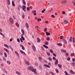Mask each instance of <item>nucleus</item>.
<instances>
[{"label": "nucleus", "instance_id": "f257e3e1", "mask_svg": "<svg viewBox=\"0 0 75 75\" xmlns=\"http://www.w3.org/2000/svg\"><path fill=\"white\" fill-rule=\"evenodd\" d=\"M28 69L29 70H31V71L35 73V74L36 75L37 74V73L36 72L37 71V69H34L33 67H28Z\"/></svg>", "mask_w": 75, "mask_h": 75}, {"label": "nucleus", "instance_id": "f03ea898", "mask_svg": "<svg viewBox=\"0 0 75 75\" xmlns=\"http://www.w3.org/2000/svg\"><path fill=\"white\" fill-rule=\"evenodd\" d=\"M9 21L10 24H13L14 23V20L12 18L10 17L9 18Z\"/></svg>", "mask_w": 75, "mask_h": 75}, {"label": "nucleus", "instance_id": "7ed1b4c3", "mask_svg": "<svg viewBox=\"0 0 75 75\" xmlns=\"http://www.w3.org/2000/svg\"><path fill=\"white\" fill-rule=\"evenodd\" d=\"M26 8V6L25 5H23L22 6V10L24 11H25L26 10H25Z\"/></svg>", "mask_w": 75, "mask_h": 75}, {"label": "nucleus", "instance_id": "20e7f679", "mask_svg": "<svg viewBox=\"0 0 75 75\" xmlns=\"http://www.w3.org/2000/svg\"><path fill=\"white\" fill-rule=\"evenodd\" d=\"M32 48L34 51H35L36 50V48H35V47L34 45H32Z\"/></svg>", "mask_w": 75, "mask_h": 75}, {"label": "nucleus", "instance_id": "39448f33", "mask_svg": "<svg viewBox=\"0 0 75 75\" xmlns=\"http://www.w3.org/2000/svg\"><path fill=\"white\" fill-rule=\"evenodd\" d=\"M20 46L21 47H22V49L23 50H25V48H24V47L23 45H20Z\"/></svg>", "mask_w": 75, "mask_h": 75}, {"label": "nucleus", "instance_id": "423d86ee", "mask_svg": "<svg viewBox=\"0 0 75 75\" xmlns=\"http://www.w3.org/2000/svg\"><path fill=\"white\" fill-rule=\"evenodd\" d=\"M58 64V59H56V61L55 63V65H57Z\"/></svg>", "mask_w": 75, "mask_h": 75}, {"label": "nucleus", "instance_id": "0eeeda50", "mask_svg": "<svg viewBox=\"0 0 75 75\" xmlns=\"http://www.w3.org/2000/svg\"><path fill=\"white\" fill-rule=\"evenodd\" d=\"M20 52L21 54H24V55H26V54L23 51L21 50H20Z\"/></svg>", "mask_w": 75, "mask_h": 75}, {"label": "nucleus", "instance_id": "6e6552de", "mask_svg": "<svg viewBox=\"0 0 75 75\" xmlns=\"http://www.w3.org/2000/svg\"><path fill=\"white\" fill-rule=\"evenodd\" d=\"M63 42L65 44H67V40L65 39H64L63 40Z\"/></svg>", "mask_w": 75, "mask_h": 75}, {"label": "nucleus", "instance_id": "1a4fd4ad", "mask_svg": "<svg viewBox=\"0 0 75 75\" xmlns=\"http://www.w3.org/2000/svg\"><path fill=\"white\" fill-rule=\"evenodd\" d=\"M25 26L27 28H29V26L28 25V24L27 23H25Z\"/></svg>", "mask_w": 75, "mask_h": 75}, {"label": "nucleus", "instance_id": "9d476101", "mask_svg": "<svg viewBox=\"0 0 75 75\" xmlns=\"http://www.w3.org/2000/svg\"><path fill=\"white\" fill-rule=\"evenodd\" d=\"M70 72L72 74H75V72H74V71H73V70H72V69H71L70 70Z\"/></svg>", "mask_w": 75, "mask_h": 75}, {"label": "nucleus", "instance_id": "9b49d317", "mask_svg": "<svg viewBox=\"0 0 75 75\" xmlns=\"http://www.w3.org/2000/svg\"><path fill=\"white\" fill-rule=\"evenodd\" d=\"M4 51H6V52H7L8 53L9 52V51H8V50H7V49H6V48H4Z\"/></svg>", "mask_w": 75, "mask_h": 75}, {"label": "nucleus", "instance_id": "f8f14e48", "mask_svg": "<svg viewBox=\"0 0 75 75\" xmlns=\"http://www.w3.org/2000/svg\"><path fill=\"white\" fill-rule=\"evenodd\" d=\"M15 52L16 55H17V56L18 57H19V54L18 53V52H17L16 51H15Z\"/></svg>", "mask_w": 75, "mask_h": 75}, {"label": "nucleus", "instance_id": "ddd939ff", "mask_svg": "<svg viewBox=\"0 0 75 75\" xmlns=\"http://www.w3.org/2000/svg\"><path fill=\"white\" fill-rule=\"evenodd\" d=\"M7 3L8 5H10V0H7Z\"/></svg>", "mask_w": 75, "mask_h": 75}, {"label": "nucleus", "instance_id": "4468645a", "mask_svg": "<svg viewBox=\"0 0 75 75\" xmlns=\"http://www.w3.org/2000/svg\"><path fill=\"white\" fill-rule=\"evenodd\" d=\"M43 46L45 47V48H46V49H47L48 48V46H46L45 45H43Z\"/></svg>", "mask_w": 75, "mask_h": 75}, {"label": "nucleus", "instance_id": "2eb2a0df", "mask_svg": "<svg viewBox=\"0 0 75 75\" xmlns=\"http://www.w3.org/2000/svg\"><path fill=\"white\" fill-rule=\"evenodd\" d=\"M64 24H67L68 23V21L66 20H65L64 21Z\"/></svg>", "mask_w": 75, "mask_h": 75}, {"label": "nucleus", "instance_id": "dca6fc26", "mask_svg": "<svg viewBox=\"0 0 75 75\" xmlns=\"http://www.w3.org/2000/svg\"><path fill=\"white\" fill-rule=\"evenodd\" d=\"M16 74H17L18 75H21V74H20V72H19L18 71H16Z\"/></svg>", "mask_w": 75, "mask_h": 75}, {"label": "nucleus", "instance_id": "f3484780", "mask_svg": "<svg viewBox=\"0 0 75 75\" xmlns=\"http://www.w3.org/2000/svg\"><path fill=\"white\" fill-rule=\"evenodd\" d=\"M16 26H17V27H19V24H18V23L16 22Z\"/></svg>", "mask_w": 75, "mask_h": 75}, {"label": "nucleus", "instance_id": "a211bd4d", "mask_svg": "<svg viewBox=\"0 0 75 75\" xmlns=\"http://www.w3.org/2000/svg\"><path fill=\"white\" fill-rule=\"evenodd\" d=\"M12 4L13 6H15V4H14V1H12Z\"/></svg>", "mask_w": 75, "mask_h": 75}, {"label": "nucleus", "instance_id": "6ab92c4d", "mask_svg": "<svg viewBox=\"0 0 75 75\" xmlns=\"http://www.w3.org/2000/svg\"><path fill=\"white\" fill-rule=\"evenodd\" d=\"M4 45L5 47H7V48H9V47L8 46V45H7L5 44V45Z\"/></svg>", "mask_w": 75, "mask_h": 75}, {"label": "nucleus", "instance_id": "aec40b11", "mask_svg": "<svg viewBox=\"0 0 75 75\" xmlns=\"http://www.w3.org/2000/svg\"><path fill=\"white\" fill-rule=\"evenodd\" d=\"M61 51H62V52H64V53H66V51L65 50H64L63 49H62V50H61Z\"/></svg>", "mask_w": 75, "mask_h": 75}, {"label": "nucleus", "instance_id": "412c9836", "mask_svg": "<svg viewBox=\"0 0 75 75\" xmlns=\"http://www.w3.org/2000/svg\"><path fill=\"white\" fill-rule=\"evenodd\" d=\"M74 55H75V54L74 53H71V57H74Z\"/></svg>", "mask_w": 75, "mask_h": 75}, {"label": "nucleus", "instance_id": "4be33fe9", "mask_svg": "<svg viewBox=\"0 0 75 75\" xmlns=\"http://www.w3.org/2000/svg\"><path fill=\"white\" fill-rule=\"evenodd\" d=\"M57 45H58V46H62V43H59L57 44Z\"/></svg>", "mask_w": 75, "mask_h": 75}, {"label": "nucleus", "instance_id": "5701e85b", "mask_svg": "<svg viewBox=\"0 0 75 75\" xmlns=\"http://www.w3.org/2000/svg\"><path fill=\"white\" fill-rule=\"evenodd\" d=\"M32 12L34 14V15H36V11H33Z\"/></svg>", "mask_w": 75, "mask_h": 75}, {"label": "nucleus", "instance_id": "b1692460", "mask_svg": "<svg viewBox=\"0 0 75 75\" xmlns=\"http://www.w3.org/2000/svg\"><path fill=\"white\" fill-rule=\"evenodd\" d=\"M37 42H40L41 41V40H40V39H39V38H37Z\"/></svg>", "mask_w": 75, "mask_h": 75}, {"label": "nucleus", "instance_id": "393cba45", "mask_svg": "<svg viewBox=\"0 0 75 75\" xmlns=\"http://www.w3.org/2000/svg\"><path fill=\"white\" fill-rule=\"evenodd\" d=\"M72 38L71 37H70L69 39V41L70 42H71V41H72Z\"/></svg>", "mask_w": 75, "mask_h": 75}, {"label": "nucleus", "instance_id": "a878e982", "mask_svg": "<svg viewBox=\"0 0 75 75\" xmlns=\"http://www.w3.org/2000/svg\"><path fill=\"white\" fill-rule=\"evenodd\" d=\"M50 52H51V53H54V51L53 50H52V49H50Z\"/></svg>", "mask_w": 75, "mask_h": 75}, {"label": "nucleus", "instance_id": "bb28decb", "mask_svg": "<svg viewBox=\"0 0 75 75\" xmlns=\"http://www.w3.org/2000/svg\"><path fill=\"white\" fill-rule=\"evenodd\" d=\"M22 1H23V4L24 5L26 3H25V0H22Z\"/></svg>", "mask_w": 75, "mask_h": 75}, {"label": "nucleus", "instance_id": "cd10ccee", "mask_svg": "<svg viewBox=\"0 0 75 75\" xmlns=\"http://www.w3.org/2000/svg\"><path fill=\"white\" fill-rule=\"evenodd\" d=\"M21 31L22 32V34H24V31L23 29H22L21 30Z\"/></svg>", "mask_w": 75, "mask_h": 75}, {"label": "nucleus", "instance_id": "c85d7f7f", "mask_svg": "<svg viewBox=\"0 0 75 75\" xmlns=\"http://www.w3.org/2000/svg\"><path fill=\"white\" fill-rule=\"evenodd\" d=\"M55 71H56V72L57 73H59V71L58 70V69H56Z\"/></svg>", "mask_w": 75, "mask_h": 75}, {"label": "nucleus", "instance_id": "c756f323", "mask_svg": "<svg viewBox=\"0 0 75 75\" xmlns=\"http://www.w3.org/2000/svg\"><path fill=\"white\" fill-rule=\"evenodd\" d=\"M7 64H8L9 65H10V64H11V63H10V62L9 61H7Z\"/></svg>", "mask_w": 75, "mask_h": 75}, {"label": "nucleus", "instance_id": "7c9ffc66", "mask_svg": "<svg viewBox=\"0 0 75 75\" xmlns=\"http://www.w3.org/2000/svg\"><path fill=\"white\" fill-rule=\"evenodd\" d=\"M21 39H22V40H23V41L25 40V38L23 37H21Z\"/></svg>", "mask_w": 75, "mask_h": 75}, {"label": "nucleus", "instance_id": "2f4dec72", "mask_svg": "<svg viewBox=\"0 0 75 75\" xmlns=\"http://www.w3.org/2000/svg\"><path fill=\"white\" fill-rule=\"evenodd\" d=\"M58 66L59 67V68H61V67H62V66L60 64H58Z\"/></svg>", "mask_w": 75, "mask_h": 75}, {"label": "nucleus", "instance_id": "473e14b6", "mask_svg": "<svg viewBox=\"0 0 75 75\" xmlns=\"http://www.w3.org/2000/svg\"><path fill=\"white\" fill-rule=\"evenodd\" d=\"M39 59L40 60V61H41L42 60V58L41 57H38Z\"/></svg>", "mask_w": 75, "mask_h": 75}, {"label": "nucleus", "instance_id": "72a5a7b5", "mask_svg": "<svg viewBox=\"0 0 75 75\" xmlns=\"http://www.w3.org/2000/svg\"><path fill=\"white\" fill-rule=\"evenodd\" d=\"M4 54L5 55V57H7V54L5 52L4 53Z\"/></svg>", "mask_w": 75, "mask_h": 75}, {"label": "nucleus", "instance_id": "f704fd0d", "mask_svg": "<svg viewBox=\"0 0 75 75\" xmlns=\"http://www.w3.org/2000/svg\"><path fill=\"white\" fill-rule=\"evenodd\" d=\"M25 64H26V65H29V63L28 62H26Z\"/></svg>", "mask_w": 75, "mask_h": 75}, {"label": "nucleus", "instance_id": "c9c22d12", "mask_svg": "<svg viewBox=\"0 0 75 75\" xmlns=\"http://www.w3.org/2000/svg\"><path fill=\"white\" fill-rule=\"evenodd\" d=\"M47 55H48V56L50 55V52H47Z\"/></svg>", "mask_w": 75, "mask_h": 75}, {"label": "nucleus", "instance_id": "e433bc0d", "mask_svg": "<svg viewBox=\"0 0 75 75\" xmlns=\"http://www.w3.org/2000/svg\"><path fill=\"white\" fill-rule=\"evenodd\" d=\"M21 6H19V7H18V10H20V9L21 8Z\"/></svg>", "mask_w": 75, "mask_h": 75}, {"label": "nucleus", "instance_id": "4c0bfd02", "mask_svg": "<svg viewBox=\"0 0 75 75\" xmlns=\"http://www.w3.org/2000/svg\"><path fill=\"white\" fill-rule=\"evenodd\" d=\"M45 45H48V43L47 42H45Z\"/></svg>", "mask_w": 75, "mask_h": 75}, {"label": "nucleus", "instance_id": "58836bf2", "mask_svg": "<svg viewBox=\"0 0 75 75\" xmlns=\"http://www.w3.org/2000/svg\"><path fill=\"white\" fill-rule=\"evenodd\" d=\"M71 65L72 66H75V63H71Z\"/></svg>", "mask_w": 75, "mask_h": 75}, {"label": "nucleus", "instance_id": "ea45409f", "mask_svg": "<svg viewBox=\"0 0 75 75\" xmlns=\"http://www.w3.org/2000/svg\"><path fill=\"white\" fill-rule=\"evenodd\" d=\"M73 42H75V38L73 37Z\"/></svg>", "mask_w": 75, "mask_h": 75}, {"label": "nucleus", "instance_id": "a19ab883", "mask_svg": "<svg viewBox=\"0 0 75 75\" xmlns=\"http://www.w3.org/2000/svg\"><path fill=\"white\" fill-rule=\"evenodd\" d=\"M46 34L47 35H50V33H49L48 32H46Z\"/></svg>", "mask_w": 75, "mask_h": 75}, {"label": "nucleus", "instance_id": "79ce46f5", "mask_svg": "<svg viewBox=\"0 0 75 75\" xmlns=\"http://www.w3.org/2000/svg\"><path fill=\"white\" fill-rule=\"evenodd\" d=\"M50 73L52 75H55L54 73L52 72H50Z\"/></svg>", "mask_w": 75, "mask_h": 75}, {"label": "nucleus", "instance_id": "37998d69", "mask_svg": "<svg viewBox=\"0 0 75 75\" xmlns=\"http://www.w3.org/2000/svg\"><path fill=\"white\" fill-rule=\"evenodd\" d=\"M48 59L49 60V61H51V60H52V59L51 57H49Z\"/></svg>", "mask_w": 75, "mask_h": 75}, {"label": "nucleus", "instance_id": "c03bdc74", "mask_svg": "<svg viewBox=\"0 0 75 75\" xmlns=\"http://www.w3.org/2000/svg\"><path fill=\"white\" fill-rule=\"evenodd\" d=\"M46 40H50V38L48 37L47 38Z\"/></svg>", "mask_w": 75, "mask_h": 75}, {"label": "nucleus", "instance_id": "a18cd8bd", "mask_svg": "<svg viewBox=\"0 0 75 75\" xmlns=\"http://www.w3.org/2000/svg\"><path fill=\"white\" fill-rule=\"evenodd\" d=\"M64 38V36H60V39H62V38Z\"/></svg>", "mask_w": 75, "mask_h": 75}, {"label": "nucleus", "instance_id": "49530a36", "mask_svg": "<svg viewBox=\"0 0 75 75\" xmlns=\"http://www.w3.org/2000/svg\"><path fill=\"white\" fill-rule=\"evenodd\" d=\"M13 38H11L10 39L9 41H10V42H11V41H13Z\"/></svg>", "mask_w": 75, "mask_h": 75}, {"label": "nucleus", "instance_id": "de8ad7c7", "mask_svg": "<svg viewBox=\"0 0 75 75\" xmlns=\"http://www.w3.org/2000/svg\"><path fill=\"white\" fill-rule=\"evenodd\" d=\"M17 41L18 42H20V39L18 38L17 39Z\"/></svg>", "mask_w": 75, "mask_h": 75}, {"label": "nucleus", "instance_id": "09e8293b", "mask_svg": "<svg viewBox=\"0 0 75 75\" xmlns=\"http://www.w3.org/2000/svg\"><path fill=\"white\" fill-rule=\"evenodd\" d=\"M27 10L28 11L29 10H30V7H28L27 8Z\"/></svg>", "mask_w": 75, "mask_h": 75}, {"label": "nucleus", "instance_id": "8fccbe9b", "mask_svg": "<svg viewBox=\"0 0 75 75\" xmlns=\"http://www.w3.org/2000/svg\"><path fill=\"white\" fill-rule=\"evenodd\" d=\"M47 28H45V29H44V31L45 32V31H47Z\"/></svg>", "mask_w": 75, "mask_h": 75}, {"label": "nucleus", "instance_id": "3c124183", "mask_svg": "<svg viewBox=\"0 0 75 75\" xmlns=\"http://www.w3.org/2000/svg\"><path fill=\"white\" fill-rule=\"evenodd\" d=\"M20 40L21 42H23V40L22 39H21V38H20Z\"/></svg>", "mask_w": 75, "mask_h": 75}, {"label": "nucleus", "instance_id": "603ef678", "mask_svg": "<svg viewBox=\"0 0 75 75\" xmlns=\"http://www.w3.org/2000/svg\"><path fill=\"white\" fill-rule=\"evenodd\" d=\"M62 13L63 14H65V11H63L62 12Z\"/></svg>", "mask_w": 75, "mask_h": 75}, {"label": "nucleus", "instance_id": "864d4df0", "mask_svg": "<svg viewBox=\"0 0 75 75\" xmlns=\"http://www.w3.org/2000/svg\"><path fill=\"white\" fill-rule=\"evenodd\" d=\"M52 59L53 60H55L56 59V58H55V57H53Z\"/></svg>", "mask_w": 75, "mask_h": 75}, {"label": "nucleus", "instance_id": "5fc2aeb1", "mask_svg": "<svg viewBox=\"0 0 75 75\" xmlns=\"http://www.w3.org/2000/svg\"><path fill=\"white\" fill-rule=\"evenodd\" d=\"M67 60L68 61H70V60H71V59L69 57L67 58Z\"/></svg>", "mask_w": 75, "mask_h": 75}, {"label": "nucleus", "instance_id": "6e6d98bb", "mask_svg": "<svg viewBox=\"0 0 75 75\" xmlns=\"http://www.w3.org/2000/svg\"><path fill=\"white\" fill-rule=\"evenodd\" d=\"M53 56H54V57H56V54H55L53 53Z\"/></svg>", "mask_w": 75, "mask_h": 75}, {"label": "nucleus", "instance_id": "4d7b16f0", "mask_svg": "<svg viewBox=\"0 0 75 75\" xmlns=\"http://www.w3.org/2000/svg\"><path fill=\"white\" fill-rule=\"evenodd\" d=\"M25 17V16H24V15L23 14L22 15V18H24Z\"/></svg>", "mask_w": 75, "mask_h": 75}, {"label": "nucleus", "instance_id": "13d9d810", "mask_svg": "<svg viewBox=\"0 0 75 75\" xmlns=\"http://www.w3.org/2000/svg\"><path fill=\"white\" fill-rule=\"evenodd\" d=\"M3 70L4 72L5 71H6V69L5 68H4L3 69Z\"/></svg>", "mask_w": 75, "mask_h": 75}, {"label": "nucleus", "instance_id": "bf43d9fd", "mask_svg": "<svg viewBox=\"0 0 75 75\" xmlns=\"http://www.w3.org/2000/svg\"><path fill=\"white\" fill-rule=\"evenodd\" d=\"M51 16L52 17H53V18H54L55 17V16H54V15H52Z\"/></svg>", "mask_w": 75, "mask_h": 75}, {"label": "nucleus", "instance_id": "052dcab7", "mask_svg": "<svg viewBox=\"0 0 75 75\" xmlns=\"http://www.w3.org/2000/svg\"><path fill=\"white\" fill-rule=\"evenodd\" d=\"M50 11L51 12V11H52V8H51L50 10Z\"/></svg>", "mask_w": 75, "mask_h": 75}, {"label": "nucleus", "instance_id": "680f3d73", "mask_svg": "<svg viewBox=\"0 0 75 75\" xmlns=\"http://www.w3.org/2000/svg\"><path fill=\"white\" fill-rule=\"evenodd\" d=\"M2 35L3 38H5V36H4V34H3Z\"/></svg>", "mask_w": 75, "mask_h": 75}, {"label": "nucleus", "instance_id": "e2e57ef3", "mask_svg": "<svg viewBox=\"0 0 75 75\" xmlns=\"http://www.w3.org/2000/svg\"><path fill=\"white\" fill-rule=\"evenodd\" d=\"M72 61L73 62H74V61H75V59L74 58H73L72 59Z\"/></svg>", "mask_w": 75, "mask_h": 75}, {"label": "nucleus", "instance_id": "0e129e2a", "mask_svg": "<svg viewBox=\"0 0 75 75\" xmlns=\"http://www.w3.org/2000/svg\"><path fill=\"white\" fill-rule=\"evenodd\" d=\"M24 34L22 33L21 35V37H23V36H24Z\"/></svg>", "mask_w": 75, "mask_h": 75}, {"label": "nucleus", "instance_id": "69168bd1", "mask_svg": "<svg viewBox=\"0 0 75 75\" xmlns=\"http://www.w3.org/2000/svg\"><path fill=\"white\" fill-rule=\"evenodd\" d=\"M66 56H68V53H67L66 54Z\"/></svg>", "mask_w": 75, "mask_h": 75}, {"label": "nucleus", "instance_id": "338daca9", "mask_svg": "<svg viewBox=\"0 0 75 75\" xmlns=\"http://www.w3.org/2000/svg\"><path fill=\"white\" fill-rule=\"evenodd\" d=\"M48 65H47V64H44V66L45 67H47Z\"/></svg>", "mask_w": 75, "mask_h": 75}, {"label": "nucleus", "instance_id": "774afa93", "mask_svg": "<svg viewBox=\"0 0 75 75\" xmlns=\"http://www.w3.org/2000/svg\"><path fill=\"white\" fill-rule=\"evenodd\" d=\"M0 54L1 55H3V52H0Z\"/></svg>", "mask_w": 75, "mask_h": 75}]
</instances>
